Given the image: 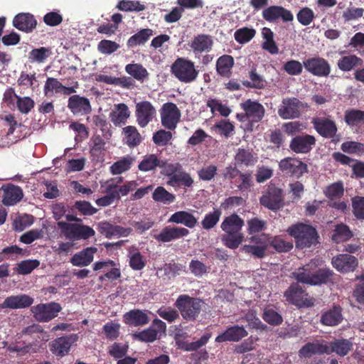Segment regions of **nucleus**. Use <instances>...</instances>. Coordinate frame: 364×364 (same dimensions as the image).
<instances>
[{
	"instance_id": "f257e3e1",
	"label": "nucleus",
	"mask_w": 364,
	"mask_h": 364,
	"mask_svg": "<svg viewBox=\"0 0 364 364\" xmlns=\"http://www.w3.org/2000/svg\"><path fill=\"white\" fill-rule=\"evenodd\" d=\"M66 211V208L63 203L55 204L53 208V217L58 220L57 225L63 237L68 240L75 241L88 240L95 235V230L88 225L80 223L60 221L65 216Z\"/></svg>"
},
{
	"instance_id": "f03ea898",
	"label": "nucleus",
	"mask_w": 364,
	"mask_h": 364,
	"mask_svg": "<svg viewBox=\"0 0 364 364\" xmlns=\"http://www.w3.org/2000/svg\"><path fill=\"white\" fill-rule=\"evenodd\" d=\"M244 225V220L237 213L223 218L220 224V229L224 232L221 241L226 247L235 250L242 244L245 240V235L242 232Z\"/></svg>"
},
{
	"instance_id": "7ed1b4c3",
	"label": "nucleus",
	"mask_w": 364,
	"mask_h": 364,
	"mask_svg": "<svg viewBox=\"0 0 364 364\" xmlns=\"http://www.w3.org/2000/svg\"><path fill=\"white\" fill-rule=\"evenodd\" d=\"M287 232L294 237L296 247L298 249L309 248L318 243L317 230L311 225L298 223L289 226Z\"/></svg>"
},
{
	"instance_id": "20e7f679",
	"label": "nucleus",
	"mask_w": 364,
	"mask_h": 364,
	"mask_svg": "<svg viewBox=\"0 0 364 364\" xmlns=\"http://www.w3.org/2000/svg\"><path fill=\"white\" fill-rule=\"evenodd\" d=\"M203 305L202 299L192 297L188 294L178 296L174 304L183 318L188 321L197 319L200 314Z\"/></svg>"
},
{
	"instance_id": "39448f33",
	"label": "nucleus",
	"mask_w": 364,
	"mask_h": 364,
	"mask_svg": "<svg viewBox=\"0 0 364 364\" xmlns=\"http://www.w3.org/2000/svg\"><path fill=\"white\" fill-rule=\"evenodd\" d=\"M171 71L176 78L183 83L194 82L199 74L194 63L185 58H178L171 65Z\"/></svg>"
},
{
	"instance_id": "423d86ee",
	"label": "nucleus",
	"mask_w": 364,
	"mask_h": 364,
	"mask_svg": "<svg viewBox=\"0 0 364 364\" xmlns=\"http://www.w3.org/2000/svg\"><path fill=\"white\" fill-rule=\"evenodd\" d=\"M240 107L244 113L237 114V119L241 122H248L251 126L259 122L265 114L264 106L258 101L248 99L242 102Z\"/></svg>"
},
{
	"instance_id": "0eeeda50",
	"label": "nucleus",
	"mask_w": 364,
	"mask_h": 364,
	"mask_svg": "<svg viewBox=\"0 0 364 364\" xmlns=\"http://www.w3.org/2000/svg\"><path fill=\"white\" fill-rule=\"evenodd\" d=\"M259 203L261 205L273 211L281 209L284 205L283 190L270 183L259 198Z\"/></svg>"
},
{
	"instance_id": "6e6552de",
	"label": "nucleus",
	"mask_w": 364,
	"mask_h": 364,
	"mask_svg": "<svg viewBox=\"0 0 364 364\" xmlns=\"http://www.w3.org/2000/svg\"><path fill=\"white\" fill-rule=\"evenodd\" d=\"M286 300L299 308L311 307L314 305V299L298 284H292L284 292Z\"/></svg>"
},
{
	"instance_id": "1a4fd4ad",
	"label": "nucleus",
	"mask_w": 364,
	"mask_h": 364,
	"mask_svg": "<svg viewBox=\"0 0 364 364\" xmlns=\"http://www.w3.org/2000/svg\"><path fill=\"white\" fill-rule=\"evenodd\" d=\"M279 168L283 173L296 178L308 172L307 165L296 157H286L282 159L279 162Z\"/></svg>"
},
{
	"instance_id": "9d476101",
	"label": "nucleus",
	"mask_w": 364,
	"mask_h": 364,
	"mask_svg": "<svg viewBox=\"0 0 364 364\" xmlns=\"http://www.w3.org/2000/svg\"><path fill=\"white\" fill-rule=\"evenodd\" d=\"M62 310L60 304L50 302L47 304H39L31 308L35 318L40 322H48L58 316V313Z\"/></svg>"
},
{
	"instance_id": "9b49d317",
	"label": "nucleus",
	"mask_w": 364,
	"mask_h": 364,
	"mask_svg": "<svg viewBox=\"0 0 364 364\" xmlns=\"http://www.w3.org/2000/svg\"><path fill=\"white\" fill-rule=\"evenodd\" d=\"M181 116V111L174 103L166 102L162 106L161 119V124L165 128L169 130L175 129L180 121Z\"/></svg>"
},
{
	"instance_id": "f8f14e48",
	"label": "nucleus",
	"mask_w": 364,
	"mask_h": 364,
	"mask_svg": "<svg viewBox=\"0 0 364 364\" xmlns=\"http://www.w3.org/2000/svg\"><path fill=\"white\" fill-rule=\"evenodd\" d=\"M303 65L307 72L317 77H327L331 73L328 60L319 56L304 60Z\"/></svg>"
},
{
	"instance_id": "ddd939ff",
	"label": "nucleus",
	"mask_w": 364,
	"mask_h": 364,
	"mask_svg": "<svg viewBox=\"0 0 364 364\" xmlns=\"http://www.w3.org/2000/svg\"><path fill=\"white\" fill-rule=\"evenodd\" d=\"M302 102L296 97L283 99L278 114L283 119H296L301 115Z\"/></svg>"
},
{
	"instance_id": "4468645a",
	"label": "nucleus",
	"mask_w": 364,
	"mask_h": 364,
	"mask_svg": "<svg viewBox=\"0 0 364 364\" xmlns=\"http://www.w3.org/2000/svg\"><path fill=\"white\" fill-rule=\"evenodd\" d=\"M314 136L302 134L293 137L289 144L290 149L296 154H308L316 145Z\"/></svg>"
},
{
	"instance_id": "2eb2a0df",
	"label": "nucleus",
	"mask_w": 364,
	"mask_h": 364,
	"mask_svg": "<svg viewBox=\"0 0 364 364\" xmlns=\"http://www.w3.org/2000/svg\"><path fill=\"white\" fill-rule=\"evenodd\" d=\"M331 264L338 272L345 274L354 272L358 265V260L349 254H338L332 258Z\"/></svg>"
},
{
	"instance_id": "dca6fc26",
	"label": "nucleus",
	"mask_w": 364,
	"mask_h": 364,
	"mask_svg": "<svg viewBox=\"0 0 364 364\" xmlns=\"http://www.w3.org/2000/svg\"><path fill=\"white\" fill-rule=\"evenodd\" d=\"M156 111L149 101H141L136 105L135 116L138 124L144 128L156 117Z\"/></svg>"
},
{
	"instance_id": "f3484780",
	"label": "nucleus",
	"mask_w": 364,
	"mask_h": 364,
	"mask_svg": "<svg viewBox=\"0 0 364 364\" xmlns=\"http://www.w3.org/2000/svg\"><path fill=\"white\" fill-rule=\"evenodd\" d=\"M262 17L270 23L277 22L281 19L283 22L292 21L294 16L292 13L282 6H270L262 11Z\"/></svg>"
},
{
	"instance_id": "a211bd4d",
	"label": "nucleus",
	"mask_w": 364,
	"mask_h": 364,
	"mask_svg": "<svg viewBox=\"0 0 364 364\" xmlns=\"http://www.w3.org/2000/svg\"><path fill=\"white\" fill-rule=\"evenodd\" d=\"M311 123L318 134L324 138H333L337 132L336 122L327 117H314Z\"/></svg>"
},
{
	"instance_id": "6ab92c4d",
	"label": "nucleus",
	"mask_w": 364,
	"mask_h": 364,
	"mask_svg": "<svg viewBox=\"0 0 364 364\" xmlns=\"http://www.w3.org/2000/svg\"><path fill=\"white\" fill-rule=\"evenodd\" d=\"M189 233V230L186 228L166 226L158 235H155L154 237L158 242H169L186 237Z\"/></svg>"
},
{
	"instance_id": "aec40b11",
	"label": "nucleus",
	"mask_w": 364,
	"mask_h": 364,
	"mask_svg": "<svg viewBox=\"0 0 364 364\" xmlns=\"http://www.w3.org/2000/svg\"><path fill=\"white\" fill-rule=\"evenodd\" d=\"M76 341L75 335L61 336L50 344V350L56 356L63 357L69 353L72 344Z\"/></svg>"
},
{
	"instance_id": "412c9836",
	"label": "nucleus",
	"mask_w": 364,
	"mask_h": 364,
	"mask_svg": "<svg viewBox=\"0 0 364 364\" xmlns=\"http://www.w3.org/2000/svg\"><path fill=\"white\" fill-rule=\"evenodd\" d=\"M68 107L73 114H87L92 111L89 99L78 95H74L69 97Z\"/></svg>"
},
{
	"instance_id": "4be33fe9",
	"label": "nucleus",
	"mask_w": 364,
	"mask_h": 364,
	"mask_svg": "<svg viewBox=\"0 0 364 364\" xmlns=\"http://www.w3.org/2000/svg\"><path fill=\"white\" fill-rule=\"evenodd\" d=\"M97 230L107 238H112L114 236L127 237L132 232L131 228H123L120 225H112L107 221L99 223Z\"/></svg>"
},
{
	"instance_id": "5701e85b",
	"label": "nucleus",
	"mask_w": 364,
	"mask_h": 364,
	"mask_svg": "<svg viewBox=\"0 0 364 364\" xmlns=\"http://www.w3.org/2000/svg\"><path fill=\"white\" fill-rule=\"evenodd\" d=\"M13 26L18 30L28 33L36 28L37 21L30 13H20L14 16Z\"/></svg>"
},
{
	"instance_id": "b1692460",
	"label": "nucleus",
	"mask_w": 364,
	"mask_h": 364,
	"mask_svg": "<svg viewBox=\"0 0 364 364\" xmlns=\"http://www.w3.org/2000/svg\"><path fill=\"white\" fill-rule=\"evenodd\" d=\"M34 299L27 294H19L6 297L0 304L1 309H24L32 305Z\"/></svg>"
},
{
	"instance_id": "393cba45",
	"label": "nucleus",
	"mask_w": 364,
	"mask_h": 364,
	"mask_svg": "<svg viewBox=\"0 0 364 364\" xmlns=\"http://www.w3.org/2000/svg\"><path fill=\"white\" fill-rule=\"evenodd\" d=\"M324 353L329 354V347L324 343V341L322 343L308 342L299 349L298 355L300 358H307L314 355H323Z\"/></svg>"
},
{
	"instance_id": "a878e982",
	"label": "nucleus",
	"mask_w": 364,
	"mask_h": 364,
	"mask_svg": "<svg viewBox=\"0 0 364 364\" xmlns=\"http://www.w3.org/2000/svg\"><path fill=\"white\" fill-rule=\"evenodd\" d=\"M248 333L243 326L237 325L228 328L223 333L215 338V342L223 343L225 341L237 342L246 337Z\"/></svg>"
},
{
	"instance_id": "bb28decb",
	"label": "nucleus",
	"mask_w": 364,
	"mask_h": 364,
	"mask_svg": "<svg viewBox=\"0 0 364 364\" xmlns=\"http://www.w3.org/2000/svg\"><path fill=\"white\" fill-rule=\"evenodd\" d=\"M97 251L95 247H87L82 251L75 253L70 258V263L75 267L88 266L94 259V255Z\"/></svg>"
},
{
	"instance_id": "cd10ccee",
	"label": "nucleus",
	"mask_w": 364,
	"mask_h": 364,
	"mask_svg": "<svg viewBox=\"0 0 364 364\" xmlns=\"http://www.w3.org/2000/svg\"><path fill=\"white\" fill-rule=\"evenodd\" d=\"M315 268H317V264L315 261L311 260L294 272L293 276L298 282L311 285Z\"/></svg>"
},
{
	"instance_id": "c85d7f7f",
	"label": "nucleus",
	"mask_w": 364,
	"mask_h": 364,
	"mask_svg": "<svg viewBox=\"0 0 364 364\" xmlns=\"http://www.w3.org/2000/svg\"><path fill=\"white\" fill-rule=\"evenodd\" d=\"M363 60L355 54L342 56L337 62V66L343 72L355 70L363 65Z\"/></svg>"
},
{
	"instance_id": "c756f323",
	"label": "nucleus",
	"mask_w": 364,
	"mask_h": 364,
	"mask_svg": "<svg viewBox=\"0 0 364 364\" xmlns=\"http://www.w3.org/2000/svg\"><path fill=\"white\" fill-rule=\"evenodd\" d=\"M343 319L341 307L333 306V308L322 314L321 323L325 326H335L341 323Z\"/></svg>"
},
{
	"instance_id": "7c9ffc66",
	"label": "nucleus",
	"mask_w": 364,
	"mask_h": 364,
	"mask_svg": "<svg viewBox=\"0 0 364 364\" xmlns=\"http://www.w3.org/2000/svg\"><path fill=\"white\" fill-rule=\"evenodd\" d=\"M234 65L235 60L232 55H223L217 59L216 72L220 76L229 78L232 75V69Z\"/></svg>"
},
{
	"instance_id": "2f4dec72",
	"label": "nucleus",
	"mask_w": 364,
	"mask_h": 364,
	"mask_svg": "<svg viewBox=\"0 0 364 364\" xmlns=\"http://www.w3.org/2000/svg\"><path fill=\"white\" fill-rule=\"evenodd\" d=\"M124 321L126 324L133 326H144L149 323L148 315L140 309H133L124 314Z\"/></svg>"
},
{
	"instance_id": "473e14b6",
	"label": "nucleus",
	"mask_w": 364,
	"mask_h": 364,
	"mask_svg": "<svg viewBox=\"0 0 364 364\" xmlns=\"http://www.w3.org/2000/svg\"><path fill=\"white\" fill-rule=\"evenodd\" d=\"M129 116L128 107L124 103L116 105L109 113V119L116 127L125 124Z\"/></svg>"
},
{
	"instance_id": "72a5a7b5",
	"label": "nucleus",
	"mask_w": 364,
	"mask_h": 364,
	"mask_svg": "<svg viewBox=\"0 0 364 364\" xmlns=\"http://www.w3.org/2000/svg\"><path fill=\"white\" fill-rule=\"evenodd\" d=\"M168 223L183 224L188 228H193L198 223L197 218L191 213L180 210L174 213L168 220Z\"/></svg>"
},
{
	"instance_id": "f704fd0d",
	"label": "nucleus",
	"mask_w": 364,
	"mask_h": 364,
	"mask_svg": "<svg viewBox=\"0 0 364 364\" xmlns=\"http://www.w3.org/2000/svg\"><path fill=\"white\" fill-rule=\"evenodd\" d=\"M353 346V343L350 340L345 338L335 339L328 346L329 347V354L335 353L341 357H344L352 350Z\"/></svg>"
},
{
	"instance_id": "c9c22d12",
	"label": "nucleus",
	"mask_w": 364,
	"mask_h": 364,
	"mask_svg": "<svg viewBox=\"0 0 364 364\" xmlns=\"http://www.w3.org/2000/svg\"><path fill=\"white\" fill-rule=\"evenodd\" d=\"M250 80L242 81V85L247 88L263 90L266 87L267 82L264 77L258 74L256 68L253 67L249 71Z\"/></svg>"
},
{
	"instance_id": "e433bc0d",
	"label": "nucleus",
	"mask_w": 364,
	"mask_h": 364,
	"mask_svg": "<svg viewBox=\"0 0 364 364\" xmlns=\"http://www.w3.org/2000/svg\"><path fill=\"white\" fill-rule=\"evenodd\" d=\"M162 165V159L157 154H150L143 157L138 165V168L143 172L154 171Z\"/></svg>"
},
{
	"instance_id": "4c0bfd02",
	"label": "nucleus",
	"mask_w": 364,
	"mask_h": 364,
	"mask_svg": "<svg viewBox=\"0 0 364 364\" xmlns=\"http://www.w3.org/2000/svg\"><path fill=\"white\" fill-rule=\"evenodd\" d=\"M213 46V40L208 35L200 34L195 36L191 43V47L195 53L209 51Z\"/></svg>"
},
{
	"instance_id": "58836bf2",
	"label": "nucleus",
	"mask_w": 364,
	"mask_h": 364,
	"mask_svg": "<svg viewBox=\"0 0 364 364\" xmlns=\"http://www.w3.org/2000/svg\"><path fill=\"white\" fill-rule=\"evenodd\" d=\"M23 197V192L21 188L11 185L4 189L2 202L6 205H14L19 202Z\"/></svg>"
},
{
	"instance_id": "ea45409f",
	"label": "nucleus",
	"mask_w": 364,
	"mask_h": 364,
	"mask_svg": "<svg viewBox=\"0 0 364 364\" xmlns=\"http://www.w3.org/2000/svg\"><path fill=\"white\" fill-rule=\"evenodd\" d=\"M122 133L125 144L131 148L139 146L141 142V136L134 126L129 125L124 127Z\"/></svg>"
},
{
	"instance_id": "a19ab883",
	"label": "nucleus",
	"mask_w": 364,
	"mask_h": 364,
	"mask_svg": "<svg viewBox=\"0 0 364 364\" xmlns=\"http://www.w3.org/2000/svg\"><path fill=\"white\" fill-rule=\"evenodd\" d=\"M257 161V157L249 149H239L235 156V166H251Z\"/></svg>"
},
{
	"instance_id": "79ce46f5",
	"label": "nucleus",
	"mask_w": 364,
	"mask_h": 364,
	"mask_svg": "<svg viewBox=\"0 0 364 364\" xmlns=\"http://www.w3.org/2000/svg\"><path fill=\"white\" fill-rule=\"evenodd\" d=\"M153 36V30L151 28H143L134 35L132 36L127 42L129 48H134L137 46L144 45Z\"/></svg>"
},
{
	"instance_id": "37998d69",
	"label": "nucleus",
	"mask_w": 364,
	"mask_h": 364,
	"mask_svg": "<svg viewBox=\"0 0 364 364\" xmlns=\"http://www.w3.org/2000/svg\"><path fill=\"white\" fill-rule=\"evenodd\" d=\"M353 236L350 228L344 223H340L335 226L331 239L336 243H341L349 240Z\"/></svg>"
},
{
	"instance_id": "c03bdc74",
	"label": "nucleus",
	"mask_w": 364,
	"mask_h": 364,
	"mask_svg": "<svg viewBox=\"0 0 364 364\" xmlns=\"http://www.w3.org/2000/svg\"><path fill=\"white\" fill-rule=\"evenodd\" d=\"M222 215L220 208H213V210L206 213L200 222L201 227L205 230H210L215 228Z\"/></svg>"
},
{
	"instance_id": "a18cd8bd",
	"label": "nucleus",
	"mask_w": 364,
	"mask_h": 364,
	"mask_svg": "<svg viewBox=\"0 0 364 364\" xmlns=\"http://www.w3.org/2000/svg\"><path fill=\"white\" fill-rule=\"evenodd\" d=\"M262 35L264 39L262 44V48L272 55L277 54L279 53V48L274 40V35L273 31L270 28L264 27L262 30Z\"/></svg>"
},
{
	"instance_id": "49530a36",
	"label": "nucleus",
	"mask_w": 364,
	"mask_h": 364,
	"mask_svg": "<svg viewBox=\"0 0 364 364\" xmlns=\"http://www.w3.org/2000/svg\"><path fill=\"white\" fill-rule=\"evenodd\" d=\"M129 264L135 271H139L144 268L146 261L141 253L134 247L129 250Z\"/></svg>"
},
{
	"instance_id": "de8ad7c7",
	"label": "nucleus",
	"mask_w": 364,
	"mask_h": 364,
	"mask_svg": "<svg viewBox=\"0 0 364 364\" xmlns=\"http://www.w3.org/2000/svg\"><path fill=\"white\" fill-rule=\"evenodd\" d=\"M52 52L50 48L41 47L33 48L29 53L28 58L30 63H43L50 57Z\"/></svg>"
},
{
	"instance_id": "09e8293b",
	"label": "nucleus",
	"mask_w": 364,
	"mask_h": 364,
	"mask_svg": "<svg viewBox=\"0 0 364 364\" xmlns=\"http://www.w3.org/2000/svg\"><path fill=\"white\" fill-rule=\"evenodd\" d=\"M134 160V158L129 155L122 158L110 166L111 173L113 175H119L129 170Z\"/></svg>"
},
{
	"instance_id": "8fccbe9b",
	"label": "nucleus",
	"mask_w": 364,
	"mask_h": 364,
	"mask_svg": "<svg viewBox=\"0 0 364 364\" xmlns=\"http://www.w3.org/2000/svg\"><path fill=\"white\" fill-rule=\"evenodd\" d=\"M125 71L134 79L144 82L148 78L149 73L142 65L139 63H131L125 66Z\"/></svg>"
},
{
	"instance_id": "3c124183",
	"label": "nucleus",
	"mask_w": 364,
	"mask_h": 364,
	"mask_svg": "<svg viewBox=\"0 0 364 364\" xmlns=\"http://www.w3.org/2000/svg\"><path fill=\"white\" fill-rule=\"evenodd\" d=\"M333 274V270L328 268H315L311 285L316 286L321 285L322 284H327L331 280Z\"/></svg>"
},
{
	"instance_id": "603ef678",
	"label": "nucleus",
	"mask_w": 364,
	"mask_h": 364,
	"mask_svg": "<svg viewBox=\"0 0 364 364\" xmlns=\"http://www.w3.org/2000/svg\"><path fill=\"white\" fill-rule=\"evenodd\" d=\"M105 142L100 135H95L92 138V145L90 153L95 159L102 158L105 155Z\"/></svg>"
},
{
	"instance_id": "864d4df0",
	"label": "nucleus",
	"mask_w": 364,
	"mask_h": 364,
	"mask_svg": "<svg viewBox=\"0 0 364 364\" xmlns=\"http://www.w3.org/2000/svg\"><path fill=\"white\" fill-rule=\"evenodd\" d=\"M269 245L277 252H288L293 249V243L291 241L284 240L282 236L271 237Z\"/></svg>"
},
{
	"instance_id": "5fc2aeb1",
	"label": "nucleus",
	"mask_w": 364,
	"mask_h": 364,
	"mask_svg": "<svg viewBox=\"0 0 364 364\" xmlns=\"http://www.w3.org/2000/svg\"><path fill=\"white\" fill-rule=\"evenodd\" d=\"M344 119L346 123L351 127L364 124V111L351 109L345 112Z\"/></svg>"
},
{
	"instance_id": "6e6d98bb",
	"label": "nucleus",
	"mask_w": 364,
	"mask_h": 364,
	"mask_svg": "<svg viewBox=\"0 0 364 364\" xmlns=\"http://www.w3.org/2000/svg\"><path fill=\"white\" fill-rule=\"evenodd\" d=\"M193 183V180L191 175L185 171H178L176 175L170 178L168 184L172 186H185L191 187Z\"/></svg>"
},
{
	"instance_id": "4d7b16f0",
	"label": "nucleus",
	"mask_w": 364,
	"mask_h": 364,
	"mask_svg": "<svg viewBox=\"0 0 364 364\" xmlns=\"http://www.w3.org/2000/svg\"><path fill=\"white\" fill-rule=\"evenodd\" d=\"M255 29L243 27L236 30L234 33V38L237 43L244 44L250 41L255 37Z\"/></svg>"
},
{
	"instance_id": "13d9d810",
	"label": "nucleus",
	"mask_w": 364,
	"mask_h": 364,
	"mask_svg": "<svg viewBox=\"0 0 364 364\" xmlns=\"http://www.w3.org/2000/svg\"><path fill=\"white\" fill-rule=\"evenodd\" d=\"M63 85L57 78L48 77L44 85V95L48 97L52 96L54 92L56 94L61 93Z\"/></svg>"
},
{
	"instance_id": "bf43d9fd",
	"label": "nucleus",
	"mask_w": 364,
	"mask_h": 364,
	"mask_svg": "<svg viewBox=\"0 0 364 364\" xmlns=\"http://www.w3.org/2000/svg\"><path fill=\"white\" fill-rule=\"evenodd\" d=\"M154 200L164 203H171L175 201V195L167 191L164 187L158 186L152 194Z\"/></svg>"
},
{
	"instance_id": "052dcab7",
	"label": "nucleus",
	"mask_w": 364,
	"mask_h": 364,
	"mask_svg": "<svg viewBox=\"0 0 364 364\" xmlns=\"http://www.w3.org/2000/svg\"><path fill=\"white\" fill-rule=\"evenodd\" d=\"M341 149L345 153L361 156L364 154V143L348 141L341 144Z\"/></svg>"
},
{
	"instance_id": "680f3d73",
	"label": "nucleus",
	"mask_w": 364,
	"mask_h": 364,
	"mask_svg": "<svg viewBox=\"0 0 364 364\" xmlns=\"http://www.w3.org/2000/svg\"><path fill=\"white\" fill-rule=\"evenodd\" d=\"M247 232L249 235L259 233L267 228V221L259 218H252L247 220Z\"/></svg>"
},
{
	"instance_id": "e2e57ef3",
	"label": "nucleus",
	"mask_w": 364,
	"mask_h": 364,
	"mask_svg": "<svg viewBox=\"0 0 364 364\" xmlns=\"http://www.w3.org/2000/svg\"><path fill=\"white\" fill-rule=\"evenodd\" d=\"M262 317L272 326H279L283 322L282 315L272 309H264Z\"/></svg>"
},
{
	"instance_id": "0e129e2a",
	"label": "nucleus",
	"mask_w": 364,
	"mask_h": 364,
	"mask_svg": "<svg viewBox=\"0 0 364 364\" xmlns=\"http://www.w3.org/2000/svg\"><path fill=\"white\" fill-rule=\"evenodd\" d=\"M117 8L123 11H141L145 9V6L139 1L122 0Z\"/></svg>"
},
{
	"instance_id": "69168bd1",
	"label": "nucleus",
	"mask_w": 364,
	"mask_h": 364,
	"mask_svg": "<svg viewBox=\"0 0 364 364\" xmlns=\"http://www.w3.org/2000/svg\"><path fill=\"white\" fill-rule=\"evenodd\" d=\"M39 265L40 262L37 259L23 260L18 264L16 272L23 275L28 274Z\"/></svg>"
},
{
	"instance_id": "338daca9",
	"label": "nucleus",
	"mask_w": 364,
	"mask_h": 364,
	"mask_svg": "<svg viewBox=\"0 0 364 364\" xmlns=\"http://www.w3.org/2000/svg\"><path fill=\"white\" fill-rule=\"evenodd\" d=\"M214 128L218 134L223 135L225 138H228L232 135L235 126L228 120L221 119L214 125Z\"/></svg>"
},
{
	"instance_id": "774afa93",
	"label": "nucleus",
	"mask_w": 364,
	"mask_h": 364,
	"mask_svg": "<svg viewBox=\"0 0 364 364\" xmlns=\"http://www.w3.org/2000/svg\"><path fill=\"white\" fill-rule=\"evenodd\" d=\"M352 209L358 220H364V196H355L352 198Z\"/></svg>"
}]
</instances>
